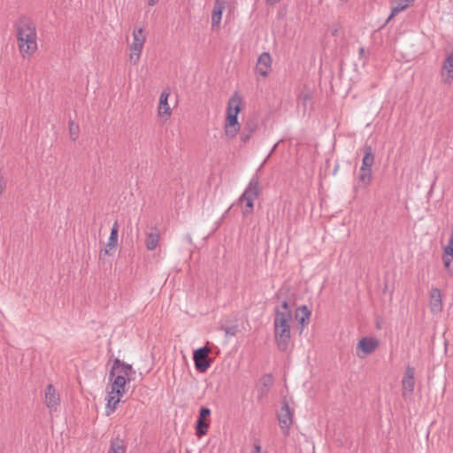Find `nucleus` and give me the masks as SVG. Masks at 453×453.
Wrapping results in <instances>:
<instances>
[{
	"label": "nucleus",
	"instance_id": "nucleus-1",
	"mask_svg": "<svg viewBox=\"0 0 453 453\" xmlns=\"http://www.w3.org/2000/svg\"><path fill=\"white\" fill-rule=\"evenodd\" d=\"M15 28L21 56L23 58L31 57L38 49L35 22L27 17H21L16 22Z\"/></svg>",
	"mask_w": 453,
	"mask_h": 453
},
{
	"label": "nucleus",
	"instance_id": "nucleus-2",
	"mask_svg": "<svg viewBox=\"0 0 453 453\" xmlns=\"http://www.w3.org/2000/svg\"><path fill=\"white\" fill-rule=\"evenodd\" d=\"M292 312H279L274 315V341L280 351L286 352L290 346Z\"/></svg>",
	"mask_w": 453,
	"mask_h": 453
},
{
	"label": "nucleus",
	"instance_id": "nucleus-3",
	"mask_svg": "<svg viewBox=\"0 0 453 453\" xmlns=\"http://www.w3.org/2000/svg\"><path fill=\"white\" fill-rule=\"evenodd\" d=\"M242 99L235 92L229 99L226 109V118L224 126L225 134L228 139H234L240 131L238 114L241 111Z\"/></svg>",
	"mask_w": 453,
	"mask_h": 453
},
{
	"label": "nucleus",
	"instance_id": "nucleus-4",
	"mask_svg": "<svg viewBox=\"0 0 453 453\" xmlns=\"http://www.w3.org/2000/svg\"><path fill=\"white\" fill-rule=\"evenodd\" d=\"M259 183L258 175H253L245 190L238 199V203L242 207V212L244 217L253 212L254 201L259 196Z\"/></svg>",
	"mask_w": 453,
	"mask_h": 453
},
{
	"label": "nucleus",
	"instance_id": "nucleus-5",
	"mask_svg": "<svg viewBox=\"0 0 453 453\" xmlns=\"http://www.w3.org/2000/svg\"><path fill=\"white\" fill-rule=\"evenodd\" d=\"M375 157L371 145L365 144L364 146V157L362 165L359 169L358 181L355 186V190L358 188H367L372 179V165L374 164Z\"/></svg>",
	"mask_w": 453,
	"mask_h": 453
},
{
	"label": "nucleus",
	"instance_id": "nucleus-6",
	"mask_svg": "<svg viewBox=\"0 0 453 453\" xmlns=\"http://www.w3.org/2000/svg\"><path fill=\"white\" fill-rule=\"evenodd\" d=\"M146 36L142 28L134 29L133 31V42L130 45L129 61L132 65H136L141 58Z\"/></svg>",
	"mask_w": 453,
	"mask_h": 453
},
{
	"label": "nucleus",
	"instance_id": "nucleus-7",
	"mask_svg": "<svg viewBox=\"0 0 453 453\" xmlns=\"http://www.w3.org/2000/svg\"><path fill=\"white\" fill-rule=\"evenodd\" d=\"M211 349L203 346L196 349L193 353V360L196 369L200 372H204L211 365V359L208 357L211 353Z\"/></svg>",
	"mask_w": 453,
	"mask_h": 453
},
{
	"label": "nucleus",
	"instance_id": "nucleus-8",
	"mask_svg": "<svg viewBox=\"0 0 453 453\" xmlns=\"http://www.w3.org/2000/svg\"><path fill=\"white\" fill-rule=\"evenodd\" d=\"M280 427L284 434H288V430L293 423V411L287 401L282 402L281 408L278 413Z\"/></svg>",
	"mask_w": 453,
	"mask_h": 453
},
{
	"label": "nucleus",
	"instance_id": "nucleus-9",
	"mask_svg": "<svg viewBox=\"0 0 453 453\" xmlns=\"http://www.w3.org/2000/svg\"><path fill=\"white\" fill-rule=\"evenodd\" d=\"M44 403L50 412L56 411L60 404V395L51 384H49L45 388Z\"/></svg>",
	"mask_w": 453,
	"mask_h": 453
},
{
	"label": "nucleus",
	"instance_id": "nucleus-10",
	"mask_svg": "<svg viewBox=\"0 0 453 453\" xmlns=\"http://www.w3.org/2000/svg\"><path fill=\"white\" fill-rule=\"evenodd\" d=\"M132 373H134V372L133 371L131 365L126 364L119 358H116L113 361L111 369L109 372V379H112L117 374H121L124 375V378L129 380Z\"/></svg>",
	"mask_w": 453,
	"mask_h": 453
},
{
	"label": "nucleus",
	"instance_id": "nucleus-11",
	"mask_svg": "<svg viewBox=\"0 0 453 453\" xmlns=\"http://www.w3.org/2000/svg\"><path fill=\"white\" fill-rule=\"evenodd\" d=\"M414 368L407 366L404 376L402 380L403 386V396L407 398L411 396L414 391L415 379H414Z\"/></svg>",
	"mask_w": 453,
	"mask_h": 453
},
{
	"label": "nucleus",
	"instance_id": "nucleus-12",
	"mask_svg": "<svg viewBox=\"0 0 453 453\" xmlns=\"http://www.w3.org/2000/svg\"><path fill=\"white\" fill-rule=\"evenodd\" d=\"M429 308L433 314H440L443 310L441 292L438 288H432L429 294Z\"/></svg>",
	"mask_w": 453,
	"mask_h": 453
},
{
	"label": "nucleus",
	"instance_id": "nucleus-13",
	"mask_svg": "<svg viewBox=\"0 0 453 453\" xmlns=\"http://www.w3.org/2000/svg\"><path fill=\"white\" fill-rule=\"evenodd\" d=\"M378 345V341L372 338H362L357 344V356L364 357L366 355L372 354L377 349Z\"/></svg>",
	"mask_w": 453,
	"mask_h": 453
},
{
	"label": "nucleus",
	"instance_id": "nucleus-14",
	"mask_svg": "<svg viewBox=\"0 0 453 453\" xmlns=\"http://www.w3.org/2000/svg\"><path fill=\"white\" fill-rule=\"evenodd\" d=\"M272 69V58L268 52H263L257 59L256 73L265 78Z\"/></svg>",
	"mask_w": 453,
	"mask_h": 453
},
{
	"label": "nucleus",
	"instance_id": "nucleus-15",
	"mask_svg": "<svg viewBox=\"0 0 453 453\" xmlns=\"http://www.w3.org/2000/svg\"><path fill=\"white\" fill-rule=\"evenodd\" d=\"M444 268L449 276L453 275V234L449 240L448 245L444 247L442 254Z\"/></svg>",
	"mask_w": 453,
	"mask_h": 453
},
{
	"label": "nucleus",
	"instance_id": "nucleus-16",
	"mask_svg": "<svg viewBox=\"0 0 453 453\" xmlns=\"http://www.w3.org/2000/svg\"><path fill=\"white\" fill-rule=\"evenodd\" d=\"M170 96V92L167 90H163L159 96V104L157 107V114L164 120H167L172 113L171 108L168 104V98Z\"/></svg>",
	"mask_w": 453,
	"mask_h": 453
},
{
	"label": "nucleus",
	"instance_id": "nucleus-17",
	"mask_svg": "<svg viewBox=\"0 0 453 453\" xmlns=\"http://www.w3.org/2000/svg\"><path fill=\"white\" fill-rule=\"evenodd\" d=\"M226 0H215L212 13H211V27L212 28L219 27L222 13L226 8Z\"/></svg>",
	"mask_w": 453,
	"mask_h": 453
},
{
	"label": "nucleus",
	"instance_id": "nucleus-18",
	"mask_svg": "<svg viewBox=\"0 0 453 453\" xmlns=\"http://www.w3.org/2000/svg\"><path fill=\"white\" fill-rule=\"evenodd\" d=\"M258 125L255 119H249L243 126L240 133V140L247 143L257 130Z\"/></svg>",
	"mask_w": 453,
	"mask_h": 453
},
{
	"label": "nucleus",
	"instance_id": "nucleus-19",
	"mask_svg": "<svg viewBox=\"0 0 453 453\" xmlns=\"http://www.w3.org/2000/svg\"><path fill=\"white\" fill-rule=\"evenodd\" d=\"M110 380L111 381L110 392L113 395L118 394L119 395H123L127 380L124 378V375L117 374L112 379H110Z\"/></svg>",
	"mask_w": 453,
	"mask_h": 453
},
{
	"label": "nucleus",
	"instance_id": "nucleus-20",
	"mask_svg": "<svg viewBox=\"0 0 453 453\" xmlns=\"http://www.w3.org/2000/svg\"><path fill=\"white\" fill-rule=\"evenodd\" d=\"M311 314V312L306 305H302L297 308L296 319L301 326L300 334H302L303 328L309 324Z\"/></svg>",
	"mask_w": 453,
	"mask_h": 453
},
{
	"label": "nucleus",
	"instance_id": "nucleus-21",
	"mask_svg": "<svg viewBox=\"0 0 453 453\" xmlns=\"http://www.w3.org/2000/svg\"><path fill=\"white\" fill-rule=\"evenodd\" d=\"M446 73V76L443 79L445 83H450L453 80V53L449 54L444 62L442 67V75Z\"/></svg>",
	"mask_w": 453,
	"mask_h": 453
},
{
	"label": "nucleus",
	"instance_id": "nucleus-22",
	"mask_svg": "<svg viewBox=\"0 0 453 453\" xmlns=\"http://www.w3.org/2000/svg\"><path fill=\"white\" fill-rule=\"evenodd\" d=\"M122 395H119L118 394H111V392L108 393L107 395V404H106V415H110L115 411L117 404L120 402V398Z\"/></svg>",
	"mask_w": 453,
	"mask_h": 453
},
{
	"label": "nucleus",
	"instance_id": "nucleus-23",
	"mask_svg": "<svg viewBox=\"0 0 453 453\" xmlns=\"http://www.w3.org/2000/svg\"><path fill=\"white\" fill-rule=\"evenodd\" d=\"M159 236L160 235L157 229H155L154 232L147 234L145 244L148 250H153L157 248Z\"/></svg>",
	"mask_w": 453,
	"mask_h": 453
},
{
	"label": "nucleus",
	"instance_id": "nucleus-24",
	"mask_svg": "<svg viewBox=\"0 0 453 453\" xmlns=\"http://www.w3.org/2000/svg\"><path fill=\"white\" fill-rule=\"evenodd\" d=\"M260 382L263 385V388L259 389V397H263L267 394L268 389L273 386V378L271 374H264L260 379Z\"/></svg>",
	"mask_w": 453,
	"mask_h": 453
},
{
	"label": "nucleus",
	"instance_id": "nucleus-25",
	"mask_svg": "<svg viewBox=\"0 0 453 453\" xmlns=\"http://www.w3.org/2000/svg\"><path fill=\"white\" fill-rule=\"evenodd\" d=\"M118 231H119L118 222L115 221L111 227V234H110V237H109L107 244H106V247L109 248L110 250H115L117 247Z\"/></svg>",
	"mask_w": 453,
	"mask_h": 453
},
{
	"label": "nucleus",
	"instance_id": "nucleus-26",
	"mask_svg": "<svg viewBox=\"0 0 453 453\" xmlns=\"http://www.w3.org/2000/svg\"><path fill=\"white\" fill-rule=\"evenodd\" d=\"M108 453H126L123 441L119 438L113 440Z\"/></svg>",
	"mask_w": 453,
	"mask_h": 453
},
{
	"label": "nucleus",
	"instance_id": "nucleus-27",
	"mask_svg": "<svg viewBox=\"0 0 453 453\" xmlns=\"http://www.w3.org/2000/svg\"><path fill=\"white\" fill-rule=\"evenodd\" d=\"M209 427V423L204 419L197 418L196 423V434L198 437H202L206 434L207 429Z\"/></svg>",
	"mask_w": 453,
	"mask_h": 453
},
{
	"label": "nucleus",
	"instance_id": "nucleus-28",
	"mask_svg": "<svg viewBox=\"0 0 453 453\" xmlns=\"http://www.w3.org/2000/svg\"><path fill=\"white\" fill-rule=\"evenodd\" d=\"M409 5L404 0L391 1L392 16H395L400 12L404 11Z\"/></svg>",
	"mask_w": 453,
	"mask_h": 453
},
{
	"label": "nucleus",
	"instance_id": "nucleus-29",
	"mask_svg": "<svg viewBox=\"0 0 453 453\" xmlns=\"http://www.w3.org/2000/svg\"><path fill=\"white\" fill-rule=\"evenodd\" d=\"M69 134L73 141H75L79 135V127L73 120L69 121Z\"/></svg>",
	"mask_w": 453,
	"mask_h": 453
},
{
	"label": "nucleus",
	"instance_id": "nucleus-30",
	"mask_svg": "<svg viewBox=\"0 0 453 453\" xmlns=\"http://www.w3.org/2000/svg\"><path fill=\"white\" fill-rule=\"evenodd\" d=\"M277 311L279 312H286V311H291L288 301H283L281 307H276L275 308V314H277Z\"/></svg>",
	"mask_w": 453,
	"mask_h": 453
},
{
	"label": "nucleus",
	"instance_id": "nucleus-31",
	"mask_svg": "<svg viewBox=\"0 0 453 453\" xmlns=\"http://www.w3.org/2000/svg\"><path fill=\"white\" fill-rule=\"evenodd\" d=\"M211 415V410L207 407H202L199 411L198 418L205 419L207 417Z\"/></svg>",
	"mask_w": 453,
	"mask_h": 453
},
{
	"label": "nucleus",
	"instance_id": "nucleus-32",
	"mask_svg": "<svg viewBox=\"0 0 453 453\" xmlns=\"http://www.w3.org/2000/svg\"><path fill=\"white\" fill-rule=\"evenodd\" d=\"M112 250H110L107 247L104 250H102L100 251V254H99L100 259H102L104 256H110V255H111L112 254V252H111Z\"/></svg>",
	"mask_w": 453,
	"mask_h": 453
},
{
	"label": "nucleus",
	"instance_id": "nucleus-33",
	"mask_svg": "<svg viewBox=\"0 0 453 453\" xmlns=\"http://www.w3.org/2000/svg\"><path fill=\"white\" fill-rule=\"evenodd\" d=\"M261 452H262V448H261L260 444L256 443L254 445V449L252 450V453H261Z\"/></svg>",
	"mask_w": 453,
	"mask_h": 453
},
{
	"label": "nucleus",
	"instance_id": "nucleus-34",
	"mask_svg": "<svg viewBox=\"0 0 453 453\" xmlns=\"http://www.w3.org/2000/svg\"><path fill=\"white\" fill-rule=\"evenodd\" d=\"M159 0H148V4L150 6H154Z\"/></svg>",
	"mask_w": 453,
	"mask_h": 453
},
{
	"label": "nucleus",
	"instance_id": "nucleus-35",
	"mask_svg": "<svg viewBox=\"0 0 453 453\" xmlns=\"http://www.w3.org/2000/svg\"><path fill=\"white\" fill-rule=\"evenodd\" d=\"M280 2V0H266V3L268 4H274L276 3Z\"/></svg>",
	"mask_w": 453,
	"mask_h": 453
},
{
	"label": "nucleus",
	"instance_id": "nucleus-36",
	"mask_svg": "<svg viewBox=\"0 0 453 453\" xmlns=\"http://www.w3.org/2000/svg\"><path fill=\"white\" fill-rule=\"evenodd\" d=\"M364 53H365V48H364V47H361V48L359 49V55L362 57V56L364 55Z\"/></svg>",
	"mask_w": 453,
	"mask_h": 453
},
{
	"label": "nucleus",
	"instance_id": "nucleus-37",
	"mask_svg": "<svg viewBox=\"0 0 453 453\" xmlns=\"http://www.w3.org/2000/svg\"><path fill=\"white\" fill-rule=\"evenodd\" d=\"M395 16H392V12L390 13V15L388 16V18L387 19L386 22H389L390 19H392Z\"/></svg>",
	"mask_w": 453,
	"mask_h": 453
},
{
	"label": "nucleus",
	"instance_id": "nucleus-38",
	"mask_svg": "<svg viewBox=\"0 0 453 453\" xmlns=\"http://www.w3.org/2000/svg\"><path fill=\"white\" fill-rule=\"evenodd\" d=\"M407 4H411V3H413L415 0H404Z\"/></svg>",
	"mask_w": 453,
	"mask_h": 453
},
{
	"label": "nucleus",
	"instance_id": "nucleus-39",
	"mask_svg": "<svg viewBox=\"0 0 453 453\" xmlns=\"http://www.w3.org/2000/svg\"><path fill=\"white\" fill-rule=\"evenodd\" d=\"M407 4H411V3H413L415 0H404Z\"/></svg>",
	"mask_w": 453,
	"mask_h": 453
},
{
	"label": "nucleus",
	"instance_id": "nucleus-40",
	"mask_svg": "<svg viewBox=\"0 0 453 453\" xmlns=\"http://www.w3.org/2000/svg\"><path fill=\"white\" fill-rule=\"evenodd\" d=\"M226 334H234V332H232V330H230V329H227Z\"/></svg>",
	"mask_w": 453,
	"mask_h": 453
},
{
	"label": "nucleus",
	"instance_id": "nucleus-41",
	"mask_svg": "<svg viewBox=\"0 0 453 453\" xmlns=\"http://www.w3.org/2000/svg\"><path fill=\"white\" fill-rule=\"evenodd\" d=\"M167 453H175L173 450H170Z\"/></svg>",
	"mask_w": 453,
	"mask_h": 453
},
{
	"label": "nucleus",
	"instance_id": "nucleus-42",
	"mask_svg": "<svg viewBox=\"0 0 453 453\" xmlns=\"http://www.w3.org/2000/svg\"><path fill=\"white\" fill-rule=\"evenodd\" d=\"M342 2H347L348 0H341Z\"/></svg>",
	"mask_w": 453,
	"mask_h": 453
}]
</instances>
